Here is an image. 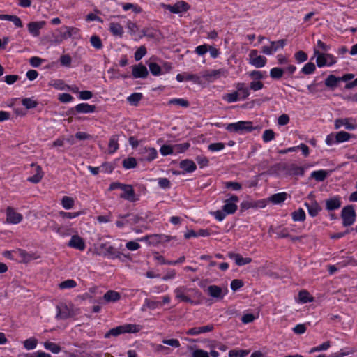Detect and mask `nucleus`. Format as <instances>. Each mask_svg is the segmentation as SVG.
Returning a JSON list of instances; mask_svg holds the SVG:
<instances>
[{
  "mask_svg": "<svg viewBox=\"0 0 357 357\" xmlns=\"http://www.w3.org/2000/svg\"><path fill=\"white\" fill-rule=\"evenodd\" d=\"M286 174L290 176H303L305 169L303 167H298L296 164H290L284 167Z\"/></svg>",
  "mask_w": 357,
  "mask_h": 357,
  "instance_id": "obj_16",
  "label": "nucleus"
},
{
  "mask_svg": "<svg viewBox=\"0 0 357 357\" xmlns=\"http://www.w3.org/2000/svg\"><path fill=\"white\" fill-rule=\"evenodd\" d=\"M255 128L252 126V121H240L236 123H229L226 130L230 132L244 134L253 131Z\"/></svg>",
  "mask_w": 357,
  "mask_h": 357,
  "instance_id": "obj_2",
  "label": "nucleus"
},
{
  "mask_svg": "<svg viewBox=\"0 0 357 357\" xmlns=\"http://www.w3.org/2000/svg\"><path fill=\"white\" fill-rule=\"evenodd\" d=\"M122 8L123 10L128 11L129 10H132V11L135 13H139L142 12V8L137 4L131 3H122Z\"/></svg>",
  "mask_w": 357,
  "mask_h": 357,
  "instance_id": "obj_42",
  "label": "nucleus"
},
{
  "mask_svg": "<svg viewBox=\"0 0 357 357\" xmlns=\"http://www.w3.org/2000/svg\"><path fill=\"white\" fill-rule=\"evenodd\" d=\"M180 168L185 170L186 172H192L197 169L196 164L191 160L185 159L180 162Z\"/></svg>",
  "mask_w": 357,
  "mask_h": 357,
  "instance_id": "obj_25",
  "label": "nucleus"
},
{
  "mask_svg": "<svg viewBox=\"0 0 357 357\" xmlns=\"http://www.w3.org/2000/svg\"><path fill=\"white\" fill-rule=\"evenodd\" d=\"M159 305L162 306V303L160 302L151 301L149 298H146L145 299L144 305V307H148L149 309H153V310L155 309Z\"/></svg>",
  "mask_w": 357,
  "mask_h": 357,
  "instance_id": "obj_62",
  "label": "nucleus"
},
{
  "mask_svg": "<svg viewBox=\"0 0 357 357\" xmlns=\"http://www.w3.org/2000/svg\"><path fill=\"white\" fill-rule=\"evenodd\" d=\"M207 292L211 297L220 300L227 293V289L223 291L221 287L217 285H210L207 288Z\"/></svg>",
  "mask_w": 357,
  "mask_h": 357,
  "instance_id": "obj_14",
  "label": "nucleus"
},
{
  "mask_svg": "<svg viewBox=\"0 0 357 357\" xmlns=\"http://www.w3.org/2000/svg\"><path fill=\"white\" fill-rule=\"evenodd\" d=\"M96 110V106L89 105L88 103H80L77 105L75 107L71 108L68 114L71 115H75L77 113L88 114L94 112Z\"/></svg>",
  "mask_w": 357,
  "mask_h": 357,
  "instance_id": "obj_8",
  "label": "nucleus"
},
{
  "mask_svg": "<svg viewBox=\"0 0 357 357\" xmlns=\"http://www.w3.org/2000/svg\"><path fill=\"white\" fill-rule=\"evenodd\" d=\"M225 144L222 142H217L210 144L208 149L211 151H218L222 150L225 148Z\"/></svg>",
  "mask_w": 357,
  "mask_h": 357,
  "instance_id": "obj_64",
  "label": "nucleus"
},
{
  "mask_svg": "<svg viewBox=\"0 0 357 357\" xmlns=\"http://www.w3.org/2000/svg\"><path fill=\"white\" fill-rule=\"evenodd\" d=\"M226 188L231 189L232 190H240L242 188V185L240 183L228 181L225 183Z\"/></svg>",
  "mask_w": 357,
  "mask_h": 357,
  "instance_id": "obj_61",
  "label": "nucleus"
},
{
  "mask_svg": "<svg viewBox=\"0 0 357 357\" xmlns=\"http://www.w3.org/2000/svg\"><path fill=\"white\" fill-rule=\"evenodd\" d=\"M56 318L59 319H66L72 316L70 309L66 306H57Z\"/></svg>",
  "mask_w": 357,
  "mask_h": 357,
  "instance_id": "obj_26",
  "label": "nucleus"
},
{
  "mask_svg": "<svg viewBox=\"0 0 357 357\" xmlns=\"http://www.w3.org/2000/svg\"><path fill=\"white\" fill-rule=\"evenodd\" d=\"M169 105H176L183 107H188L190 105L189 102L183 98H173L168 102Z\"/></svg>",
  "mask_w": 357,
  "mask_h": 357,
  "instance_id": "obj_48",
  "label": "nucleus"
},
{
  "mask_svg": "<svg viewBox=\"0 0 357 357\" xmlns=\"http://www.w3.org/2000/svg\"><path fill=\"white\" fill-rule=\"evenodd\" d=\"M275 138V132L271 129L266 130L262 135V139L264 142H268Z\"/></svg>",
  "mask_w": 357,
  "mask_h": 357,
  "instance_id": "obj_54",
  "label": "nucleus"
},
{
  "mask_svg": "<svg viewBox=\"0 0 357 357\" xmlns=\"http://www.w3.org/2000/svg\"><path fill=\"white\" fill-rule=\"evenodd\" d=\"M74 199L68 196H64L61 200V204L65 209H70L74 206Z\"/></svg>",
  "mask_w": 357,
  "mask_h": 357,
  "instance_id": "obj_50",
  "label": "nucleus"
},
{
  "mask_svg": "<svg viewBox=\"0 0 357 357\" xmlns=\"http://www.w3.org/2000/svg\"><path fill=\"white\" fill-rule=\"evenodd\" d=\"M314 54L317 56L316 63L318 67L321 68L328 66V62L326 59V54L319 52L317 49L314 50Z\"/></svg>",
  "mask_w": 357,
  "mask_h": 357,
  "instance_id": "obj_29",
  "label": "nucleus"
},
{
  "mask_svg": "<svg viewBox=\"0 0 357 357\" xmlns=\"http://www.w3.org/2000/svg\"><path fill=\"white\" fill-rule=\"evenodd\" d=\"M151 73L154 76H159L162 74V68L160 66L155 62H150L148 63Z\"/></svg>",
  "mask_w": 357,
  "mask_h": 357,
  "instance_id": "obj_38",
  "label": "nucleus"
},
{
  "mask_svg": "<svg viewBox=\"0 0 357 357\" xmlns=\"http://www.w3.org/2000/svg\"><path fill=\"white\" fill-rule=\"evenodd\" d=\"M316 70V66L314 63H307L301 69V73L305 75H311Z\"/></svg>",
  "mask_w": 357,
  "mask_h": 357,
  "instance_id": "obj_49",
  "label": "nucleus"
},
{
  "mask_svg": "<svg viewBox=\"0 0 357 357\" xmlns=\"http://www.w3.org/2000/svg\"><path fill=\"white\" fill-rule=\"evenodd\" d=\"M305 206L307 208L308 213L312 217L317 216L321 209L316 201H314L311 204H309L308 203L305 202Z\"/></svg>",
  "mask_w": 357,
  "mask_h": 357,
  "instance_id": "obj_27",
  "label": "nucleus"
},
{
  "mask_svg": "<svg viewBox=\"0 0 357 357\" xmlns=\"http://www.w3.org/2000/svg\"><path fill=\"white\" fill-rule=\"evenodd\" d=\"M213 328H214V326L213 324H208V325L200 326V327H194V328H190L186 332V334L189 335H197L201 333L211 332L213 330Z\"/></svg>",
  "mask_w": 357,
  "mask_h": 357,
  "instance_id": "obj_19",
  "label": "nucleus"
},
{
  "mask_svg": "<svg viewBox=\"0 0 357 357\" xmlns=\"http://www.w3.org/2000/svg\"><path fill=\"white\" fill-rule=\"evenodd\" d=\"M285 70L282 68L275 67L270 70V77L273 79H280L282 77Z\"/></svg>",
  "mask_w": 357,
  "mask_h": 357,
  "instance_id": "obj_35",
  "label": "nucleus"
},
{
  "mask_svg": "<svg viewBox=\"0 0 357 357\" xmlns=\"http://www.w3.org/2000/svg\"><path fill=\"white\" fill-rule=\"evenodd\" d=\"M36 172L33 176H30L27 178L28 181L33 183H38L40 181V180L42 179V178L43 176V172L42 171V168L40 167V166H39V165L36 166Z\"/></svg>",
  "mask_w": 357,
  "mask_h": 357,
  "instance_id": "obj_32",
  "label": "nucleus"
},
{
  "mask_svg": "<svg viewBox=\"0 0 357 357\" xmlns=\"http://www.w3.org/2000/svg\"><path fill=\"white\" fill-rule=\"evenodd\" d=\"M83 213L81 212V211H79V212H75V213H70V212H65V211H60L59 213V215L63 218V219H66V218H69V219H71V218H77L78 217L79 215H80L81 214H82Z\"/></svg>",
  "mask_w": 357,
  "mask_h": 357,
  "instance_id": "obj_55",
  "label": "nucleus"
},
{
  "mask_svg": "<svg viewBox=\"0 0 357 357\" xmlns=\"http://www.w3.org/2000/svg\"><path fill=\"white\" fill-rule=\"evenodd\" d=\"M189 8H190V6L188 4V3H186L183 1H178L172 6H171V5L167 6V8L171 13H180L182 12L187 11Z\"/></svg>",
  "mask_w": 357,
  "mask_h": 357,
  "instance_id": "obj_18",
  "label": "nucleus"
},
{
  "mask_svg": "<svg viewBox=\"0 0 357 357\" xmlns=\"http://www.w3.org/2000/svg\"><path fill=\"white\" fill-rule=\"evenodd\" d=\"M236 92H238V96H240V98L242 100H245L250 95L249 89L250 88L245 86V84L243 82L237 83L236 85Z\"/></svg>",
  "mask_w": 357,
  "mask_h": 357,
  "instance_id": "obj_22",
  "label": "nucleus"
},
{
  "mask_svg": "<svg viewBox=\"0 0 357 357\" xmlns=\"http://www.w3.org/2000/svg\"><path fill=\"white\" fill-rule=\"evenodd\" d=\"M341 206V201L338 197H333L326 200V208L328 211L338 209Z\"/></svg>",
  "mask_w": 357,
  "mask_h": 357,
  "instance_id": "obj_21",
  "label": "nucleus"
},
{
  "mask_svg": "<svg viewBox=\"0 0 357 357\" xmlns=\"http://www.w3.org/2000/svg\"><path fill=\"white\" fill-rule=\"evenodd\" d=\"M257 50L250 51L249 54L250 63L256 68H262L266 65L267 59L264 56L257 55Z\"/></svg>",
  "mask_w": 357,
  "mask_h": 357,
  "instance_id": "obj_6",
  "label": "nucleus"
},
{
  "mask_svg": "<svg viewBox=\"0 0 357 357\" xmlns=\"http://www.w3.org/2000/svg\"><path fill=\"white\" fill-rule=\"evenodd\" d=\"M342 126L347 130H353L356 128L357 125L355 123V120L351 118L337 119L335 121V128L339 129Z\"/></svg>",
  "mask_w": 357,
  "mask_h": 357,
  "instance_id": "obj_10",
  "label": "nucleus"
},
{
  "mask_svg": "<svg viewBox=\"0 0 357 357\" xmlns=\"http://www.w3.org/2000/svg\"><path fill=\"white\" fill-rule=\"evenodd\" d=\"M354 135L345 131H340L335 134L336 144L349 141Z\"/></svg>",
  "mask_w": 357,
  "mask_h": 357,
  "instance_id": "obj_31",
  "label": "nucleus"
},
{
  "mask_svg": "<svg viewBox=\"0 0 357 357\" xmlns=\"http://www.w3.org/2000/svg\"><path fill=\"white\" fill-rule=\"evenodd\" d=\"M122 190L123 192L120 195V198L131 202L138 200V198L136 197L133 187L131 185L125 184Z\"/></svg>",
  "mask_w": 357,
  "mask_h": 357,
  "instance_id": "obj_11",
  "label": "nucleus"
},
{
  "mask_svg": "<svg viewBox=\"0 0 357 357\" xmlns=\"http://www.w3.org/2000/svg\"><path fill=\"white\" fill-rule=\"evenodd\" d=\"M22 215L17 213L12 207L6 208V221L11 224H17L22 220Z\"/></svg>",
  "mask_w": 357,
  "mask_h": 357,
  "instance_id": "obj_12",
  "label": "nucleus"
},
{
  "mask_svg": "<svg viewBox=\"0 0 357 357\" xmlns=\"http://www.w3.org/2000/svg\"><path fill=\"white\" fill-rule=\"evenodd\" d=\"M44 347L54 354H58L61 350L59 345L51 342H45L44 343Z\"/></svg>",
  "mask_w": 357,
  "mask_h": 357,
  "instance_id": "obj_44",
  "label": "nucleus"
},
{
  "mask_svg": "<svg viewBox=\"0 0 357 357\" xmlns=\"http://www.w3.org/2000/svg\"><path fill=\"white\" fill-rule=\"evenodd\" d=\"M146 54V48L145 46H140L135 53V59L139 61Z\"/></svg>",
  "mask_w": 357,
  "mask_h": 357,
  "instance_id": "obj_58",
  "label": "nucleus"
},
{
  "mask_svg": "<svg viewBox=\"0 0 357 357\" xmlns=\"http://www.w3.org/2000/svg\"><path fill=\"white\" fill-rule=\"evenodd\" d=\"M132 75L135 78H146L149 72L145 66L142 63L134 65L132 66Z\"/></svg>",
  "mask_w": 357,
  "mask_h": 357,
  "instance_id": "obj_13",
  "label": "nucleus"
},
{
  "mask_svg": "<svg viewBox=\"0 0 357 357\" xmlns=\"http://www.w3.org/2000/svg\"><path fill=\"white\" fill-rule=\"evenodd\" d=\"M228 257L230 259H234L236 264L239 266L250 264L252 261V259L250 257H243L238 253L229 252Z\"/></svg>",
  "mask_w": 357,
  "mask_h": 357,
  "instance_id": "obj_20",
  "label": "nucleus"
},
{
  "mask_svg": "<svg viewBox=\"0 0 357 357\" xmlns=\"http://www.w3.org/2000/svg\"><path fill=\"white\" fill-rule=\"evenodd\" d=\"M43 24H28V29L29 33L33 36H38L40 33V29L43 27Z\"/></svg>",
  "mask_w": 357,
  "mask_h": 357,
  "instance_id": "obj_46",
  "label": "nucleus"
},
{
  "mask_svg": "<svg viewBox=\"0 0 357 357\" xmlns=\"http://www.w3.org/2000/svg\"><path fill=\"white\" fill-rule=\"evenodd\" d=\"M122 164L125 169H128L135 168L137 166V161L135 158H128L123 160Z\"/></svg>",
  "mask_w": 357,
  "mask_h": 357,
  "instance_id": "obj_51",
  "label": "nucleus"
},
{
  "mask_svg": "<svg viewBox=\"0 0 357 357\" xmlns=\"http://www.w3.org/2000/svg\"><path fill=\"white\" fill-rule=\"evenodd\" d=\"M287 197V193L279 192L275 193L270 197L269 200L274 204H279L286 200Z\"/></svg>",
  "mask_w": 357,
  "mask_h": 357,
  "instance_id": "obj_30",
  "label": "nucleus"
},
{
  "mask_svg": "<svg viewBox=\"0 0 357 357\" xmlns=\"http://www.w3.org/2000/svg\"><path fill=\"white\" fill-rule=\"evenodd\" d=\"M291 217L295 222H303L305 220V213L303 208H298L291 213Z\"/></svg>",
  "mask_w": 357,
  "mask_h": 357,
  "instance_id": "obj_39",
  "label": "nucleus"
},
{
  "mask_svg": "<svg viewBox=\"0 0 357 357\" xmlns=\"http://www.w3.org/2000/svg\"><path fill=\"white\" fill-rule=\"evenodd\" d=\"M37 343L38 340L36 338H29L24 342V347L28 350H31L36 347Z\"/></svg>",
  "mask_w": 357,
  "mask_h": 357,
  "instance_id": "obj_53",
  "label": "nucleus"
},
{
  "mask_svg": "<svg viewBox=\"0 0 357 357\" xmlns=\"http://www.w3.org/2000/svg\"><path fill=\"white\" fill-rule=\"evenodd\" d=\"M77 286V282L72 279L66 280L59 284V287L61 289H72Z\"/></svg>",
  "mask_w": 357,
  "mask_h": 357,
  "instance_id": "obj_52",
  "label": "nucleus"
},
{
  "mask_svg": "<svg viewBox=\"0 0 357 357\" xmlns=\"http://www.w3.org/2000/svg\"><path fill=\"white\" fill-rule=\"evenodd\" d=\"M190 147V144L188 142L178 144L174 146V149L177 153H183L186 150H188Z\"/></svg>",
  "mask_w": 357,
  "mask_h": 357,
  "instance_id": "obj_63",
  "label": "nucleus"
},
{
  "mask_svg": "<svg viewBox=\"0 0 357 357\" xmlns=\"http://www.w3.org/2000/svg\"><path fill=\"white\" fill-rule=\"evenodd\" d=\"M298 298L300 301L303 303H306L313 301V297H312L306 290L301 291L298 294Z\"/></svg>",
  "mask_w": 357,
  "mask_h": 357,
  "instance_id": "obj_45",
  "label": "nucleus"
},
{
  "mask_svg": "<svg viewBox=\"0 0 357 357\" xmlns=\"http://www.w3.org/2000/svg\"><path fill=\"white\" fill-rule=\"evenodd\" d=\"M239 201L236 195H232L230 198L225 201V205L222 206V210L227 214H234L237 210L236 202Z\"/></svg>",
  "mask_w": 357,
  "mask_h": 357,
  "instance_id": "obj_9",
  "label": "nucleus"
},
{
  "mask_svg": "<svg viewBox=\"0 0 357 357\" xmlns=\"http://www.w3.org/2000/svg\"><path fill=\"white\" fill-rule=\"evenodd\" d=\"M167 238V241L169 240V236H163L160 234H153V235H147L144 237L138 238V241H147L149 244L151 243H159L162 240V238Z\"/></svg>",
  "mask_w": 357,
  "mask_h": 357,
  "instance_id": "obj_23",
  "label": "nucleus"
},
{
  "mask_svg": "<svg viewBox=\"0 0 357 357\" xmlns=\"http://www.w3.org/2000/svg\"><path fill=\"white\" fill-rule=\"evenodd\" d=\"M341 217L342 218V225L344 227L351 225L356 219V212L353 206L349 205L344 207L342 210Z\"/></svg>",
  "mask_w": 357,
  "mask_h": 357,
  "instance_id": "obj_4",
  "label": "nucleus"
},
{
  "mask_svg": "<svg viewBox=\"0 0 357 357\" xmlns=\"http://www.w3.org/2000/svg\"><path fill=\"white\" fill-rule=\"evenodd\" d=\"M119 137L117 135H112L109 142V153H114L119 149Z\"/></svg>",
  "mask_w": 357,
  "mask_h": 357,
  "instance_id": "obj_36",
  "label": "nucleus"
},
{
  "mask_svg": "<svg viewBox=\"0 0 357 357\" xmlns=\"http://www.w3.org/2000/svg\"><path fill=\"white\" fill-rule=\"evenodd\" d=\"M96 250L98 255L112 259H121L122 256L125 257V255L116 250L113 246L107 243H100L96 248Z\"/></svg>",
  "mask_w": 357,
  "mask_h": 357,
  "instance_id": "obj_3",
  "label": "nucleus"
},
{
  "mask_svg": "<svg viewBox=\"0 0 357 357\" xmlns=\"http://www.w3.org/2000/svg\"><path fill=\"white\" fill-rule=\"evenodd\" d=\"M109 30L115 36L121 37L123 33V29L121 24H110Z\"/></svg>",
  "mask_w": 357,
  "mask_h": 357,
  "instance_id": "obj_41",
  "label": "nucleus"
},
{
  "mask_svg": "<svg viewBox=\"0 0 357 357\" xmlns=\"http://www.w3.org/2000/svg\"><path fill=\"white\" fill-rule=\"evenodd\" d=\"M221 74V70H213L211 71H206L203 74V77H204L208 81H213L212 78L216 79L220 77Z\"/></svg>",
  "mask_w": 357,
  "mask_h": 357,
  "instance_id": "obj_40",
  "label": "nucleus"
},
{
  "mask_svg": "<svg viewBox=\"0 0 357 357\" xmlns=\"http://www.w3.org/2000/svg\"><path fill=\"white\" fill-rule=\"evenodd\" d=\"M285 45L284 40L271 42L270 45H264L261 47V52L266 55H271L280 49H283Z\"/></svg>",
  "mask_w": 357,
  "mask_h": 357,
  "instance_id": "obj_7",
  "label": "nucleus"
},
{
  "mask_svg": "<svg viewBox=\"0 0 357 357\" xmlns=\"http://www.w3.org/2000/svg\"><path fill=\"white\" fill-rule=\"evenodd\" d=\"M103 299L107 303H114L121 299V294L114 290H109L104 294Z\"/></svg>",
  "mask_w": 357,
  "mask_h": 357,
  "instance_id": "obj_24",
  "label": "nucleus"
},
{
  "mask_svg": "<svg viewBox=\"0 0 357 357\" xmlns=\"http://www.w3.org/2000/svg\"><path fill=\"white\" fill-rule=\"evenodd\" d=\"M294 58L298 63H303L307 60V54L305 52L300 50L295 53Z\"/></svg>",
  "mask_w": 357,
  "mask_h": 357,
  "instance_id": "obj_60",
  "label": "nucleus"
},
{
  "mask_svg": "<svg viewBox=\"0 0 357 357\" xmlns=\"http://www.w3.org/2000/svg\"><path fill=\"white\" fill-rule=\"evenodd\" d=\"M186 287H178L174 289L175 297L180 301L193 303V301L185 294L189 291Z\"/></svg>",
  "mask_w": 357,
  "mask_h": 357,
  "instance_id": "obj_15",
  "label": "nucleus"
},
{
  "mask_svg": "<svg viewBox=\"0 0 357 357\" xmlns=\"http://www.w3.org/2000/svg\"><path fill=\"white\" fill-rule=\"evenodd\" d=\"M249 351L246 350H231L229 352V357H245Z\"/></svg>",
  "mask_w": 357,
  "mask_h": 357,
  "instance_id": "obj_57",
  "label": "nucleus"
},
{
  "mask_svg": "<svg viewBox=\"0 0 357 357\" xmlns=\"http://www.w3.org/2000/svg\"><path fill=\"white\" fill-rule=\"evenodd\" d=\"M223 99L229 103L235 102L238 100V92L234 91L231 93H227L223 96Z\"/></svg>",
  "mask_w": 357,
  "mask_h": 357,
  "instance_id": "obj_56",
  "label": "nucleus"
},
{
  "mask_svg": "<svg viewBox=\"0 0 357 357\" xmlns=\"http://www.w3.org/2000/svg\"><path fill=\"white\" fill-rule=\"evenodd\" d=\"M91 45L96 50H100L102 48L103 45L101 39L97 35H93L90 38Z\"/></svg>",
  "mask_w": 357,
  "mask_h": 357,
  "instance_id": "obj_43",
  "label": "nucleus"
},
{
  "mask_svg": "<svg viewBox=\"0 0 357 357\" xmlns=\"http://www.w3.org/2000/svg\"><path fill=\"white\" fill-rule=\"evenodd\" d=\"M143 95L141 93H132L127 98V101L133 106H137L139 101L142 99Z\"/></svg>",
  "mask_w": 357,
  "mask_h": 357,
  "instance_id": "obj_37",
  "label": "nucleus"
},
{
  "mask_svg": "<svg viewBox=\"0 0 357 357\" xmlns=\"http://www.w3.org/2000/svg\"><path fill=\"white\" fill-rule=\"evenodd\" d=\"M139 154L141 160L151 162L157 158L158 152L155 148L144 146L139 148Z\"/></svg>",
  "mask_w": 357,
  "mask_h": 357,
  "instance_id": "obj_5",
  "label": "nucleus"
},
{
  "mask_svg": "<svg viewBox=\"0 0 357 357\" xmlns=\"http://www.w3.org/2000/svg\"><path fill=\"white\" fill-rule=\"evenodd\" d=\"M339 82H340V77H337L333 75H330L325 80V85L331 89H334L337 86Z\"/></svg>",
  "mask_w": 357,
  "mask_h": 357,
  "instance_id": "obj_33",
  "label": "nucleus"
},
{
  "mask_svg": "<svg viewBox=\"0 0 357 357\" xmlns=\"http://www.w3.org/2000/svg\"><path fill=\"white\" fill-rule=\"evenodd\" d=\"M327 171L321 169L312 172L310 177L314 178L317 181H324L328 176Z\"/></svg>",
  "mask_w": 357,
  "mask_h": 357,
  "instance_id": "obj_34",
  "label": "nucleus"
},
{
  "mask_svg": "<svg viewBox=\"0 0 357 357\" xmlns=\"http://www.w3.org/2000/svg\"><path fill=\"white\" fill-rule=\"evenodd\" d=\"M141 326L136 324H128L121 325L111 328L104 335L105 338H109L112 336L117 337L121 334L126 333H137L140 331Z\"/></svg>",
  "mask_w": 357,
  "mask_h": 357,
  "instance_id": "obj_1",
  "label": "nucleus"
},
{
  "mask_svg": "<svg viewBox=\"0 0 357 357\" xmlns=\"http://www.w3.org/2000/svg\"><path fill=\"white\" fill-rule=\"evenodd\" d=\"M68 245L81 251L84 250L86 248L83 238L78 235H73L69 241Z\"/></svg>",
  "mask_w": 357,
  "mask_h": 357,
  "instance_id": "obj_17",
  "label": "nucleus"
},
{
  "mask_svg": "<svg viewBox=\"0 0 357 357\" xmlns=\"http://www.w3.org/2000/svg\"><path fill=\"white\" fill-rule=\"evenodd\" d=\"M22 104L27 109H33L37 107L38 102L30 98H25L22 99Z\"/></svg>",
  "mask_w": 357,
  "mask_h": 357,
  "instance_id": "obj_47",
  "label": "nucleus"
},
{
  "mask_svg": "<svg viewBox=\"0 0 357 357\" xmlns=\"http://www.w3.org/2000/svg\"><path fill=\"white\" fill-rule=\"evenodd\" d=\"M17 253L18 256L20 257L21 261L23 263H28L31 260L36 259V257H34V254L29 253L24 250L19 249L17 251Z\"/></svg>",
  "mask_w": 357,
  "mask_h": 357,
  "instance_id": "obj_28",
  "label": "nucleus"
},
{
  "mask_svg": "<svg viewBox=\"0 0 357 357\" xmlns=\"http://www.w3.org/2000/svg\"><path fill=\"white\" fill-rule=\"evenodd\" d=\"M174 146H172L169 145H162L160 149V153L164 156L171 155L174 153Z\"/></svg>",
  "mask_w": 357,
  "mask_h": 357,
  "instance_id": "obj_59",
  "label": "nucleus"
}]
</instances>
